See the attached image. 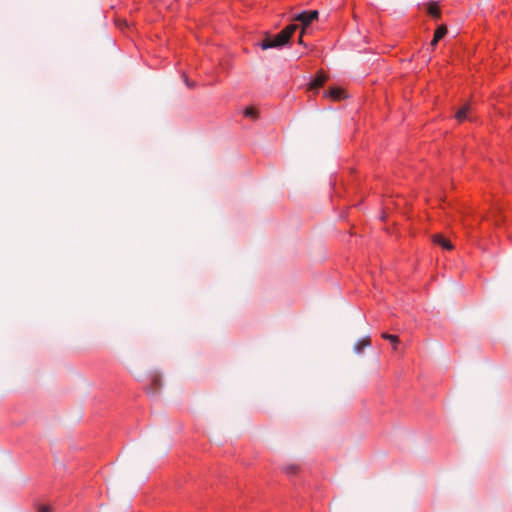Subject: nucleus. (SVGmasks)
Instances as JSON below:
<instances>
[{
	"label": "nucleus",
	"mask_w": 512,
	"mask_h": 512,
	"mask_svg": "<svg viewBox=\"0 0 512 512\" xmlns=\"http://www.w3.org/2000/svg\"><path fill=\"white\" fill-rule=\"evenodd\" d=\"M289 39L285 34L282 32L278 33L277 35L273 37H267L265 38L262 43L261 47L262 49H270V48H279L284 46L286 43H288Z\"/></svg>",
	"instance_id": "obj_1"
},
{
	"label": "nucleus",
	"mask_w": 512,
	"mask_h": 512,
	"mask_svg": "<svg viewBox=\"0 0 512 512\" xmlns=\"http://www.w3.org/2000/svg\"><path fill=\"white\" fill-rule=\"evenodd\" d=\"M317 17H318V11L311 10V11H304V12L299 13L295 17V20L301 22V24L303 26V30H304L308 25H310V23L313 20L317 19Z\"/></svg>",
	"instance_id": "obj_2"
},
{
	"label": "nucleus",
	"mask_w": 512,
	"mask_h": 512,
	"mask_svg": "<svg viewBox=\"0 0 512 512\" xmlns=\"http://www.w3.org/2000/svg\"><path fill=\"white\" fill-rule=\"evenodd\" d=\"M326 80H327V77L324 74H322V73L317 74L315 79L310 84V90L317 92L318 89L324 85Z\"/></svg>",
	"instance_id": "obj_3"
},
{
	"label": "nucleus",
	"mask_w": 512,
	"mask_h": 512,
	"mask_svg": "<svg viewBox=\"0 0 512 512\" xmlns=\"http://www.w3.org/2000/svg\"><path fill=\"white\" fill-rule=\"evenodd\" d=\"M371 345V340H370V337L369 336H366V337H363L361 339H359L355 345H354V351L357 353V354H360L362 353L363 349L366 348V347H369Z\"/></svg>",
	"instance_id": "obj_4"
},
{
	"label": "nucleus",
	"mask_w": 512,
	"mask_h": 512,
	"mask_svg": "<svg viewBox=\"0 0 512 512\" xmlns=\"http://www.w3.org/2000/svg\"><path fill=\"white\" fill-rule=\"evenodd\" d=\"M325 96H328L333 100H340L344 97V91L337 87L330 88L329 91L325 93Z\"/></svg>",
	"instance_id": "obj_5"
},
{
	"label": "nucleus",
	"mask_w": 512,
	"mask_h": 512,
	"mask_svg": "<svg viewBox=\"0 0 512 512\" xmlns=\"http://www.w3.org/2000/svg\"><path fill=\"white\" fill-rule=\"evenodd\" d=\"M469 112H470V105H465L457 111L455 117L459 122H463V121L469 119V116H468Z\"/></svg>",
	"instance_id": "obj_6"
},
{
	"label": "nucleus",
	"mask_w": 512,
	"mask_h": 512,
	"mask_svg": "<svg viewBox=\"0 0 512 512\" xmlns=\"http://www.w3.org/2000/svg\"><path fill=\"white\" fill-rule=\"evenodd\" d=\"M434 242L441 245L444 249L449 250L452 248L450 242L441 235H436L434 237Z\"/></svg>",
	"instance_id": "obj_7"
},
{
	"label": "nucleus",
	"mask_w": 512,
	"mask_h": 512,
	"mask_svg": "<svg viewBox=\"0 0 512 512\" xmlns=\"http://www.w3.org/2000/svg\"><path fill=\"white\" fill-rule=\"evenodd\" d=\"M298 29L297 24H290L285 29H283L281 32L287 36L288 39L291 38V36L294 34V32Z\"/></svg>",
	"instance_id": "obj_8"
},
{
	"label": "nucleus",
	"mask_w": 512,
	"mask_h": 512,
	"mask_svg": "<svg viewBox=\"0 0 512 512\" xmlns=\"http://www.w3.org/2000/svg\"><path fill=\"white\" fill-rule=\"evenodd\" d=\"M382 338L390 341L393 344L394 349L397 348V344L399 342L398 336L389 333H382Z\"/></svg>",
	"instance_id": "obj_9"
},
{
	"label": "nucleus",
	"mask_w": 512,
	"mask_h": 512,
	"mask_svg": "<svg viewBox=\"0 0 512 512\" xmlns=\"http://www.w3.org/2000/svg\"><path fill=\"white\" fill-rule=\"evenodd\" d=\"M447 33V29L445 26H439L435 33H434V37L435 38H438L439 40H441Z\"/></svg>",
	"instance_id": "obj_10"
},
{
	"label": "nucleus",
	"mask_w": 512,
	"mask_h": 512,
	"mask_svg": "<svg viewBox=\"0 0 512 512\" xmlns=\"http://www.w3.org/2000/svg\"><path fill=\"white\" fill-rule=\"evenodd\" d=\"M244 116L248 117V118H251V119H256L257 118V111L253 107H247L244 110Z\"/></svg>",
	"instance_id": "obj_11"
},
{
	"label": "nucleus",
	"mask_w": 512,
	"mask_h": 512,
	"mask_svg": "<svg viewBox=\"0 0 512 512\" xmlns=\"http://www.w3.org/2000/svg\"><path fill=\"white\" fill-rule=\"evenodd\" d=\"M428 11H429V14L435 18L439 17V15H440V11H439L438 7L435 5H430Z\"/></svg>",
	"instance_id": "obj_12"
},
{
	"label": "nucleus",
	"mask_w": 512,
	"mask_h": 512,
	"mask_svg": "<svg viewBox=\"0 0 512 512\" xmlns=\"http://www.w3.org/2000/svg\"><path fill=\"white\" fill-rule=\"evenodd\" d=\"M284 471L287 473V474H295L297 473L298 471V466L293 464V465H288L286 467H284Z\"/></svg>",
	"instance_id": "obj_13"
},
{
	"label": "nucleus",
	"mask_w": 512,
	"mask_h": 512,
	"mask_svg": "<svg viewBox=\"0 0 512 512\" xmlns=\"http://www.w3.org/2000/svg\"><path fill=\"white\" fill-rule=\"evenodd\" d=\"M38 512H51V508L49 506H40Z\"/></svg>",
	"instance_id": "obj_14"
},
{
	"label": "nucleus",
	"mask_w": 512,
	"mask_h": 512,
	"mask_svg": "<svg viewBox=\"0 0 512 512\" xmlns=\"http://www.w3.org/2000/svg\"><path fill=\"white\" fill-rule=\"evenodd\" d=\"M184 80H185V83H186V85H187L188 87H190V88L194 87V84H193V83H191V82L187 79V77H186V76H184Z\"/></svg>",
	"instance_id": "obj_15"
},
{
	"label": "nucleus",
	"mask_w": 512,
	"mask_h": 512,
	"mask_svg": "<svg viewBox=\"0 0 512 512\" xmlns=\"http://www.w3.org/2000/svg\"><path fill=\"white\" fill-rule=\"evenodd\" d=\"M439 41L440 40L438 38L433 37V40L431 41V46L435 47Z\"/></svg>",
	"instance_id": "obj_16"
}]
</instances>
